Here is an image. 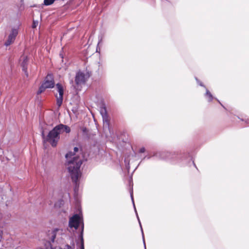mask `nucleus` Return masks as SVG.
Listing matches in <instances>:
<instances>
[{
	"instance_id": "f257e3e1",
	"label": "nucleus",
	"mask_w": 249,
	"mask_h": 249,
	"mask_svg": "<svg viewBox=\"0 0 249 249\" xmlns=\"http://www.w3.org/2000/svg\"><path fill=\"white\" fill-rule=\"evenodd\" d=\"M73 150V152L68 153L65 157L67 160L66 164L67 169L73 182L75 184L74 191L76 192L78 187V180L81 176L80 167L82 164V160L75 154L78 151V148L75 147Z\"/></svg>"
},
{
	"instance_id": "f03ea898",
	"label": "nucleus",
	"mask_w": 249,
	"mask_h": 249,
	"mask_svg": "<svg viewBox=\"0 0 249 249\" xmlns=\"http://www.w3.org/2000/svg\"><path fill=\"white\" fill-rule=\"evenodd\" d=\"M70 132L71 128L69 126L63 124H59L50 131L46 137L43 130L41 132V135L44 142H48L52 146L54 147L56 146L60 139V134L64 132L69 133Z\"/></svg>"
},
{
	"instance_id": "7ed1b4c3",
	"label": "nucleus",
	"mask_w": 249,
	"mask_h": 249,
	"mask_svg": "<svg viewBox=\"0 0 249 249\" xmlns=\"http://www.w3.org/2000/svg\"><path fill=\"white\" fill-rule=\"evenodd\" d=\"M54 83L52 75L51 74H48L46 76L44 80V82L43 83L42 85L39 88V90L37 91V94H39L41 93L46 89L53 88L54 87Z\"/></svg>"
},
{
	"instance_id": "20e7f679",
	"label": "nucleus",
	"mask_w": 249,
	"mask_h": 249,
	"mask_svg": "<svg viewBox=\"0 0 249 249\" xmlns=\"http://www.w3.org/2000/svg\"><path fill=\"white\" fill-rule=\"evenodd\" d=\"M18 26L14 27L12 28L8 36L7 39L6 40L4 44L6 46L10 45L14 42L16 37L18 33Z\"/></svg>"
},
{
	"instance_id": "39448f33",
	"label": "nucleus",
	"mask_w": 249,
	"mask_h": 249,
	"mask_svg": "<svg viewBox=\"0 0 249 249\" xmlns=\"http://www.w3.org/2000/svg\"><path fill=\"white\" fill-rule=\"evenodd\" d=\"M56 88L57 91L59 93V96L57 94L55 95V97L56 98V104L58 106V107H59L61 106L63 102L64 88L62 85L60 83L56 84Z\"/></svg>"
},
{
	"instance_id": "423d86ee",
	"label": "nucleus",
	"mask_w": 249,
	"mask_h": 249,
	"mask_svg": "<svg viewBox=\"0 0 249 249\" xmlns=\"http://www.w3.org/2000/svg\"><path fill=\"white\" fill-rule=\"evenodd\" d=\"M81 221V217L78 214H75L71 217L69 220V226L70 228H74L77 229Z\"/></svg>"
},
{
	"instance_id": "0eeeda50",
	"label": "nucleus",
	"mask_w": 249,
	"mask_h": 249,
	"mask_svg": "<svg viewBox=\"0 0 249 249\" xmlns=\"http://www.w3.org/2000/svg\"><path fill=\"white\" fill-rule=\"evenodd\" d=\"M89 76L83 72L79 71L75 76V83L77 85H81L85 83Z\"/></svg>"
},
{
	"instance_id": "6e6552de",
	"label": "nucleus",
	"mask_w": 249,
	"mask_h": 249,
	"mask_svg": "<svg viewBox=\"0 0 249 249\" xmlns=\"http://www.w3.org/2000/svg\"><path fill=\"white\" fill-rule=\"evenodd\" d=\"M100 113L102 116L103 120L104 122V127H108L109 123L108 120V117L107 115V111L105 105H102L100 107Z\"/></svg>"
},
{
	"instance_id": "1a4fd4ad",
	"label": "nucleus",
	"mask_w": 249,
	"mask_h": 249,
	"mask_svg": "<svg viewBox=\"0 0 249 249\" xmlns=\"http://www.w3.org/2000/svg\"><path fill=\"white\" fill-rule=\"evenodd\" d=\"M28 60L27 56L24 55L21 56L20 58V62L22 68V70L24 72L26 77L28 76V73L27 72Z\"/></svg>"
},
{
	"instance_id": "9d476101",
	"label": "nucleus",
	"mask_w": 249,
	"mask_h": 249,
	"mask_svg": "<svg viewBox=\"0 0 249 249\" xmlns=\"http://www.w3.org/2000/svg\"><path fill=\"white\" fill-rule=\"evenodd\" d=\"M83 230H84V224L82 223V231H81V249H84V240H83Z\"/></svg>"
},
{
	"instance_id": "9b49d317",
	"label": "nucleus",
	"mask_w": 249,
	"mask_h": 249,
	"mask_svg": "<svg viewBox=\"0 0 249 249\" xmlns=\"http://www.w3.org/2000/svg\"><path fill=\"white\" fill-rule=\"evenodd\" d=\"M206 96L208 98L209 101L213 100V96L208 89L206 90Z\"/></svg>"
},
{
	"instance_id": "f8f14e48",
	"label": "nucleus",
	"mask_w": 249,
	"mask_h": 249,
	"mask_svg": "<svg viewBox=\"0 0 249 249\" xmlns=\"http://www.w3.org/2000/svg\"><path fill=\"white\" fill-rule=\"evenodd\" d=\"M54 2V0H44V4L45 5H49Z\"/></svg>"
},
{
	"instance_id": "ddd939ff",
	"label": "nucleus",
	"mask_w": 249,
	"mask_h": 249,
	"mask_svg": "<svg viewBox=\"0 0 249 249\" xmlns=\"http://www.w3.org/2000/svg\"><path fill=\"white\" fill-rule=\"evenodd\" d=\"M130 195H131V199H132V202H133V206H134V207L135 209L136 210L135 206V204H134V199H133V193H132V192H131V193H130ZM135 211L136 212V210H135Z\"/></svg>"
},
{
	"instance_id": "4468645a",
	"label": "nucleus",
	"mask_w": 249,
	"mask_h": 249,
	"mask_svg": "<svg viewBox=\"0 0 249 249\" xmlns=\"http://www.w3.org/2000/svg\"><path fill=\"white\" fill-rule=\"evenodd\" d=\"M51 249H57L56 248H51ZM64 249H72V248L69 245H66L65 246V248Z\"/></svg>"
},
{
	"instance_id": "2eb2a0df",
	"label": "nucleus",
	"mask_w": 249,
	"mask_h": 249,
	"mask_svg": "<svg viewBox=\"0 0 249 249\" xmlns=\"http://www.w3.org/2000/svg\"><path fill=\"white\" fill-rule=\"evenodd\" d=\"M37 24H38L37 21L36 22V21H34L33 24L32 25L33 28H36L37 26Z\"/></svg>"
},
{
	"instance_id": "dca6fc26",
	"label": "nucleus",
	"mask_w": 249,
	"mask_h": 249,
	"mask_svg": "<svg viewBox=\"0 0 249 249\" xmlns=\"http://www.w3.org/2000/svg\"><path fill=\"white\" fill-rule=\"evenodd\" d=\"M141 231H142V234L143 241V243H144V248H145V249H146L145 244V241H144V236H143V231H142V228L141 229Z\"/></svg>"
},
{
	"instance_id": "f3484780",
	"label": "nucleus",
	"mask_w": 249,
	"mask_h": 249,
	"mask_svg": "<svg viewBox=\"0 0 249 249\" xmlns=\"http://www.w3.org/2000/svg\"><path fill=\"white\" fill-rule=\"evenodd\" d=\"M140 153H143L145 151V148L142 147L139 150Z\"/></svg>"
},
{
	"instance_id": "a211bd4d",
	"label": "nucleus",
	"mask_w": 249,
	"mask_h": 249,
	"mask_svg": "<svg viewBox=\"0 0 249 249\" xmlns=\"http://www.w3.org/2000/svg\"><path fill=\"white\" fill-rule=\"evenodd\" d=\"M2 231L0 230V241L2 238Z\"/></svg>"
},
{
	"instance_id": "6ab92c4d",
	"label": "nucleus",
	"mask_w": 249,
	"mask_h": 249,
	"mask_svg": "<svg viewBox=\"0 0 249 249\" xmlns=\"http://www.w3.org/2000/svg\"><path fill=\"white\" fill-rule=\"evenodd\" d=\"M136 215H137V218H138V220H139V224H140V225L141 228H142L141 224V222H140V219H139V217H138V213H136Z\"/></svg>"
},
{
	"instance_id": "aec40b11",
	"label": "nucleus",
	"mask_w": 249,
	"mask_h": 249,
	"mask_svg": "<svg viewBox=\"0 0 249 249\" xmlns=\"http://www.w3.org/2000/svg\"><path fill=\"white\" fill-rule=\"evenodd\" d=\"M82 130H83V132H85L86 131V128H83Z\"/></svg>"
},
{
	"instance_id": "412c9836",
	"label": "nucleus",
	"mask_w": 249,
	"mask_h": 249,
	"mask_svg": "<svg viewBox=\"0 0 249 249\" xmlns=\"http://www.w3.org/2000/svg\"><path fill=\"white\" fill-rule=\"evenodd\" d=\"M55 238V235L53 236V241L54 239Z\"/></svg>"
},
{
	"instance_id": "4be33fe9",
	"label": "nucleus",
	"mask_w": 249,
	"mask_h": 249,
	"mask_svg": "<svg viewBox=\"0 0 249 249\" xmlns=\"http://www.w3.org/2000/svg\"><path fill=\"white\" fill-rule=\"evenodd\" d=\"M199 85L201 86H203L202 84L201 83H200Z\"/></svg>"
}]
</instances>
